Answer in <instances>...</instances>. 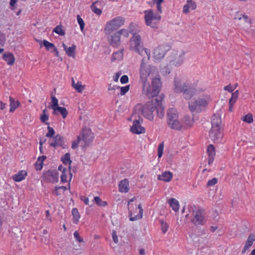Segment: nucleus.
I'll return each instance as SVG.
<instances>
[{"mask_svg":"<svg viewBox=\"0 0 255 255\" xmlns=\"http://www.w3.org/2000/svg\"><path fill=\"white\" fill-rule=\"evenodd\" d=\"M174 90L177 93H182L185 100H190L197 92L195 86L188 83H181L180 79L175 77L174 79Z\"/></svg>","mask_w":255,"mask_h":255,"instance_id":"nucleus-1","label":"nucleus"},{"mask_svg":"<svg viewBox=\"0 0 255 255\" xmlns=\"http://www.w3.org/2000/svg\"><path fill=\"white\" fill-rule=\"evenodd\" d=\"M148 60L147 57H143L139 69L140 81L142 84V89L149 87L147 79L152 74V72L155 70L154 67L146 64Z\"/></svg>","mask_w":255,"mask_h":255,"instance_id":"nucleus-2","label":"nucleus"},{"mask_svg":"<svg viewBox=\"0 0 255 255\" xmlns=\"http://www.w3.org/2000/svg\"><path fill=\"white\" fill-rule=\"evenodd\" d=\"M130 49L138 53L142 56L147 57V60L150 59V52L147 48H143L141 43V36L138 34H134L130 39Z\"/></svg>","mask_w":255,"mask_h":255,"instance_id":"nucleus-3","label":"nucleus"},{"mask_svg":"<svg viewBox=\"0 0 255 255\" xmlns=\"http://www.w3.org/2000/svg\"><path fill=\"white\" fill-rule=\"evenodd\" d=\"M209 98L207 96H203L198 98H194L189 102L188 107L192 113H199L208 106Z\"/></svg>","mask_w":255,"mask_h":255,"instance_id":"nucleus-4","label":"nucleus"},{"mask_svg":"<svg viewBox=\"0 0 255 255\" xmlns=\"http://www.w3.org/2000/svg\"><path fill=\"white\" fill-rule=\"evenodd\" d=\"M152 79L151 86L149 84V87L142 89L143 93L149 99L154 97H157L161 86L160 79L159 77L152 78Z\"/></svg>","mask_w":255,"mask_h":255,"instance_id":"nucleus-5","label":"nucleus"},{"mask_svg":"<svg viewBox=\"0 0 255 255\" xmlns=\"http://www.w3.org/2000/svg\"><path fill=\"white\" fill-rule=\"evenodd\" d=\"M144 20L146 25L153 28H157V24L161 19V16L158 12H154L152 9L145 10Z\"/></svg>","mask_w":255,"mask_h":255,"instance_id":"nucleus-6","label":"nucleus"},{"mask_svg":"<svg viewBox=\"0 0 255 255\" xmlns=\"http://www.w3.org/2000/svg\"><path fill=\"white\" fill-rule=\"evenodd\" d=\"M124 22L125 19L121 16L116 17L109 21L107 23L104 29L106 34L111 33L114 31L117 30L124 25Z\"/></svg>","mask_w":255,"mask_h":255,"instance_id":"nucleus-7","label":"nucleus"},{"mask_svg":"<svg viewBox=\"0 0 255 255\" xmlns=\"http://www.w3.org/2000/svg\"><path fill=\"white\" fill-rule=\"evenodd\" d=\"M154 103H157V101L154 98L151 99L150 101H148L142 107V114L146 119L152 121L153 120V112L155 111Z\"/></svg>","mask_w":255,"mask_h":255,"instance_id":"nucleus-8","label":"nucleus"},{"mask_svg":"<svg viewBox=\"0 0 255 255\" xmlns=\"http://www.w3.org/2000/svg\"><path fill=\"white\" fill-rule=\"evenodd\" d=\"M205 215V211L203 209L193 211L192 213L193 218L192 219V222L195 226L204 225L206 223Z\"/></svg>","mask_w":255,"mask_h":255,"instance_id":"nucleus-9","label":"nucleus"},{"mask_svg":"<svg viewBox=\"0 0 255 255\" xmlns=\"http://www.w3.org/2000/svg\"><path fill=\"white\" fill-rule=\"evenodd\" d=\"M42 178L45 182L56 183L58 181V174L55 171L49 170L43 172Z\"/></svg>","mask_w":255,"mask_h":255,"instance_id":"nucleus-10","label":"nucleus"},{"mask_svg":"<svg viewBox=\"0 0 255 255\" xmlns=\"http://www.w3.org/2000/svg\"><path fill=\"white\" fill-rule=\"evenodd\" d=\"M49 144L50 146L56 148L57 147H61L65 148L64 138L63 136L57 134L52 137V139L49 140Z\"/></svg>","mask_w":255,"mask_h":255,"instance_id":"nucleus-11","label":"nucleus"},{"mask_svg":"<svg viewBox=\"0 0 255 255\" xmlns=\"http://www.w3.org/2000/svg\"><path fill=\"white\" fill-rule=\"evenodd\" d=\"M154 100L157 101V103H154L155 110L156 111L157 116L161 119L164 116V107L162 105L163 97L159 96L158 97L154 98Z\"/></svg>","mask_w":255,"mask_h":255,"instance_id":"nucleus-12","label":"nucleus"},{"mask_svg":"<svg viewBox=\"0 0 255 255\" xmlns=\"http://www.w3.org/2000/svg\"><path fill=\"white\" fill-rule=\"evenodd\" d=\"M209 136L215 143H220L222 141L223 134L221 132V128H211L209 132Z\"/></svg>","mask_w":255,"mask_h":255,"instance_id":"nucleus-13","label":"nucleus"},{"mask_svg":"<svg viewBox=\"0 0 255 255\" xmlns=\"http://www.w3.org/2000/svg\"><path fill=\"white\" fill-rule=\"evenodd\" d=\"M142 122V119L139 118L138 120H135L133 122L132 126L131 127V131L135 134H140L145 132V129L141 126V123Z\"/></svg>","mask_w":255,"mask_h":255,"instance_id":"nucleus-14","label":"nucleus"},{"mask_svg":"<svg viewBox=\"0 0 255 255\" xmlns=\"http://www.w3.org/2000/svg\"><path fill=\"white\" fill-rule=\"evenodd\" d=\"M169 50V46L161 45L156 48L153 52L154 57L156 59L163 58L167 51Z\"/></svg>","mask_w":255,"mask_h":255,"instance_id":"nucleus-15","label":"nucleus"},{"mask_svg":"<svg viewBox=\"0 0 255 255\" xmlns=\"http://www.w3.org/2000/svg\"><path fill=\"white\" fill-rule=\"evenodd\" d=\"M107 34H109L108 40L110 45L113 47H118L121 43L120 33L118 31L115 33L112 32L111 33H108Z\"/></svg>","mask_w":255,"mask_h":255,"instance_id":"nucleus-16","label":"nucleus"},{"mask_svg":"<svg viewBox=\"0 0 255 255\" xmlns=\"http://www.w3.org/2000/svg\"><path fill=\"white\" fill-rule=\"evenodd\" d=\"M82 139L85 142V145H88L93 139V133L90 129H85L83 130L82 132Z\"/></svg>","mask_w":255,"mask_h":255,"instance_id":"nucleus-17","label":"nucleus"},{"mask_svg":"<svg viewBox=\"0 0 255 255\" xmlns=\"http://www.w3.org/2000/svg\"><path fill=\"white\" fill-rule=\"evenodd\" d=\"M167 122L170 128L177 130H182L183 127L179 121L178 119L174 120H167Z\"/></svg>","mask_w":255,"mask_h":255,"instance_id":"nucleus-18","label":"nucleus"},{"mask_svg":"<svg viewBox=\"0 0 255 255\" xmlns=\"http://www.w3.org/2000/svg\"><path fill=\"white\" fill-rule=\"evenodd\" d=\"M211 124V128H221L222 121L221 118L219 115H213V116L212 117Z\"/></svg>","mask_w":255,"mask_h":255,"instance_id":"nucleus-19","label":"nucleus"},{"mask_svg":"<svg viewBox=\"0 0 255 255\" xmlns=\"http://www.w3.org/2000/svg\"><path fill=\"white\" fill-rule=\"evenodd\" d=\"M184 125H182V130L191 128L194 123V118L190 116H185L184 117Z\"/></svg>","mask_w":255,"mask_h":255,"instance_id":"nucleus-20","label":"nucleus"},{"mask_svg":"<svg viewBox=\"0 0 255 255\" xmlns=\"http://www.w3.org/2000/svg\"><path fill=\"white\" fill-rule=\"evenodd\" d=\"M2 58L9 65H13L15 61V57L13 54L10 52L4 53L3 54Z\"/></svg>","mask_w":255,"mask_h":255,"instance_id":"nucleus-21","label":"nucleus"},{"mask_svg":"<svg viewBox=\"0 0 255 255\" xmlns=\"http://www.w3.org/2000/svg\"><path fill=\"white\" fill-rule=\"evenodd\" d=\"M173 177L172 173L170 171H165L162 172L160 175L157 177V179L159 180H162L164 182H169Z\"/></svg>","mask_w":255,"mask_h":255,"instance_id":"nucleus-22","label":"nucleus"},{"mask_svg":"<svg viewBox=\"0 0 255 255\" xmlns=\"http://www.w3.org/2000/svg\"><path fill=\"white\" fill-rule=\"evenodd\" d=\"M128 181L127 179L121 180L119 184V191L123 193H127L128 191Z\"/></svg>","mask_w":255,"mask_h":255,"instance_id":"nucleus-23","label":"nucleus"},{"mask_svg":"<svg viewBox=\"0 0 255 255\" xmlns=\"http://www.w3.org/2000/svg\"><path fill=\"white\" fill-rule=\"evenodd\" d=\"M53 110V115H58L59 113H60V114L61 115V116H62V118L63 119L66 118L68 115L67 111L66 109L64 107H61L58 106L56 108L54 109V110Z\"/></svg>","mask_w":255,"mask_h":255,"instance_id":"nucleus-24","label":"nucleus"},{"mask_svg":"<svg viewBox=\"0 0 255 255\" xmlns=\"http://www.w3.org/2000/svg\"><path fill=\"white\" fill-rule=\"evenodd\" d=\"M43 44L46 49V50L48 51H51V50H52V49H54V51L56 52V56H59V52L54 44L49 42L47 40L44 39L43 41Z\"/></svg>","mask_w":255,"mask_h":255,"instance_id":"nucleus-25","label":"nucleus"},{"mask_svg":"<svg viewBox=\"0 0 255 255\" xmlns=\"http://www.w3.org/2000/svg\"><path fill=\"white\" fill-rule=\"evenodd\" d=\"M27 175V172L22 170L18 172L13 176V179L16 182H20L25 179Z\"/></svg>","mask_w":255,"mask_h":255,"instance_id":"nucleus-26","label":"nucleus"},{"mask_svg":"<svg viewBox=\"0 0 255 255\" xmlns=\"http://www.w3.org/2000/svg\"><path fill=\"white\" fill-rule=\"evenodd\" d=\"M167 120H174L178 119V115L177 110L174 108L169 109L167 114Z\"/></svg>","mask_w":255,"mask_h":255,"instance_id":"nucleus-27","label":"nucleus"},{"mask_svg":"<svg viewBox=\"0 0 255 255\" xmlns=\"http://www.w3.org/2000/svg\"><path fill=\"white\" fill-rule=\"evenodd\" d=\"M235 19H238L239 20L244 19L245 22L248 23L249 25L252 23V20L249 18V16L245 13L237 12L234 17Z\"/></svg>","mask_w":255,"mask_h":255,"instance_id":"nucleus-28","label":"nucleus"},{"mask_svg":"<svg viewBox=\"0 0 255 255\" xmlns=\"http://www.w3.org/2000/svg\"><path fill=\"white\" fill-rule=\"evenodd\" d=\"M138 208L139 209V214L134 217L132 216V213L131 211H129V220L131 221H134L138 220L142 217L143 209L140 204L138 205Z\"/></svg>","mask_w":255,"mask_h":255,"instance_id":"nucleus-29","label":"nucleus"},{"mask_svg":"<svg viewBox=\"0 0 255 255\" xmlns=\"http://www.w3.org/2000/svg\"><path fill=\"white\" fill-rule=\"evenodd\" d=\"M168 203L170 207L172 208L175 212L178 211L179 204L178 201L176 199L171 198L168 200Z\"/></svg>","mask_w":255,"mask_h":255,"instance_id":"nucleus-30","label":"nucleus"},{"mask_svg":"<svg viewBox=\"0 0 255 255\" xmlns=\"http://www.w3.org/2000/svg\"><path fill=\"white\" fill-rule=\"evenodd\" d=\"M9 99L10 102L9 112L12 113L19 106L20 104L18 101H15L14 99L11 97H9Z\"/></svg>","mask_w":255,"mask_h":255,"instance_id":"nucleus-31","label":"nucleus"},{"mask_svg":"<svg viewBox=\"0 0 255 255\" xmlns=\"http://www.w3.org/2000/svg\"><path fill=\"white\" fill-rule=\"evenodd\" d=\"M61 160L64 164H68L69 165V169H71V164L72 162V161L71 160L70 154L69 153H65L63 156L61 157Z\"/></svg>","mask_w":255,"mask_h":255,"instance_id":"nucleus-32","label":"nucleus"},{"mask_svg":"<svg viewBox=\"0 0 255 255\" xmlns=\"http://www.w3.org/2000/svg\"><path fill=\"white\" fill-rule=\"evenodd\" d=\"M76 49V45L73 44L71 47H68L65 52L68 56L75 58Z\"/></svg>","mask_w":255,"mask_h":255,"instance_id":"nucleus-33","label":"nucleus"},{"mask_svg":"<svg viewBox=\"0 0 255 255\" xmlns=\"http://www.w3.org/2000/svg\"><path fill=\"white\" fill-rule=\"evenodd\" d=\"M72 214L73 217V223L74 224H77L80 218L78 210L76 208H73L72 210Z\"/></svg>","mask_w":255,"mask_h":255,"instance_id":"nucleus-34","label":"nucleus"},{"mask_svg":"<svg viewBox=\"0 0 255 255\" xmlns=\"http://www.w3.org/2000/svg\"><path fill=\"white\" fill-rule=\"evenodd\" d=\"M239 96V91L237 90L234 93L232 94V97L229 100V105L231 106H233V105L237 101Z\"/></svg>","mask_w":255,"mask_h":255,"instance_id":"nucleus-35","label":"nucleus"},{"mask_svg":"<svg viewBox=\"0 0 255 255\" xmlns=\"http://www.w3.org/2000/svg\"><path fill=\"white\" fill-rule=\"evenodd\" d=\"M94 200L95 203L99 206L105 207L108 205L106 201H102L100 198L98 196L95 197Z\"/></svg>","mask_w":255,"mask_h":255,"instance_id":"nucleus-36","label":"nucleus"},{"mask_svg":"<svg viewBox=\"0 0 255 255\" xmlns=\"http://www.w3.org/2000/svg\"><path fill=\"white\" fill-rule=\"evenodd\" d=\"M72 87L78 92L80 93H81L84 89V86L82 85L79 82L75 84L73 79H72Z\"/></svg>","mask_w":255,"mask_h":255,"instance_id":"nucleus-37","label":"nucleus"},{"mask_svg":"<svg viewBox=\"0 0 255 255\" xmlns=\"http://www.w3.org/2000/svg\"><path fill=\"white\" fill-rule=\"evenodd\" d=\"M53 32H54L61 36H64L65 34L64 31L62 29V26L61 25H58L56 26L53 29Z\"/></svg>","mask_w":255,"mask_h":255,"instance_id":"nucleus-38","label":"nucleus"},{"mask_svg":"<svg viewBox=\"0 0 255 255\" xmlns=\"http://www.w3.org/2000/svg\"><path fill=\"white\" fill-rule=\"evenodd\" d=\"M123 57V49L115 52L112 56L113 60H120Z\"/></svg>","mask_w":255,"mask_h":255,"instance_id":"nucleus-39","label":"nucleus"},{"mask_svg":"<svg viewBox=\"0 0 255 255\" xmlns=\"http://www.w3.org/2000/svg\"><path fill=\"white\" fill-rule=\"evenodd\" d=\"M242 120L248 123H252L253 122V115L251 113L248 114L247 115L244 116Z\"/></svg>","mask_w":255,"mask_h":255,"instance_id":"nucleus-40","label":"nucleus"},{"mask_svg":"<svg viewBox=\"0 0 255 255\" xmlns=\"http://www.w3.org/2000/svg\"><path fill=\"white\" fill-rule=\"evenodd\" d=\"M98 2V1H96L92 3L91 6V8L93 12L96 13V14L100 15L102 13V10L100 8H98L95 6V4Z\"/></svg>","mask_w":255,"mask_h":255,"instance_id":"nucleus-41","label":"nucleus"},{"mask_svg":"<svg viewBox=\"0 0 255 255\" xmlns=\"http://www.w3.org/2000/svg\"><path fill=\"white\" fill-rule=\"evenodd\" d=\"M254 241H255V236L254 234H251L249 236L248 239L246 242L245 245H248L251 247L252 246Z\"/></svg>","mask_w":255,"mask_h":255,"instance_id":"nucleus-42","label":"nucleus"},{"mask_svg":"<svg viewBox=\"0 0 255 255\" xmlns=\"http://www.w3.org/2000/svg\"><path fill=\"white\" fill-rule=\"evenodd\" d=\"M207 153L208 154L209 156L215 157V150L214 145H213L212 144L209 145L207 148Z\"/></svg>","mask_w":255,"mask_h":255,"instance_id":"nucleus-43","label":"nucleus"},{"mask_svg":"<svg viewBox=\"0 0 255 255\" xmlns=\"http://www.w3.org/2000/svg\"><path fill=\"white\" fill-rule=\"evenodd\" d=\"M159 223L161 225L162 232L163 234H165L168 229V225L166 222H164L163 220H160Z\"/></svg>","mask_w":255,"mask_h":255,"instance_id":"nucleus-44","label":"nucleus"},{"mask_svg":"<svg viewBox=\"0 0 255 255\" xmlns=\"http://www.w3.org/2000/svg\"><path fill=\"white\" fill-rule=\"evenodd\" d=\"M81 139H82V138L81 137L80 135L77 136V139L72 141V146H71L72 148L73 149H75L76 148H77L78 147Z\"/></svg>","mask_w":255,"mask_h":255,"instance_id":"nucleus-45","label":"nucleus"},{"mask_svg":"<svg viewBox=\"0 0 255 255\" xmlns=\"http://www.w3.org/2000/svg\"><path fill=\"white\" fill-rule=\"evenodd\" d=\"M47 129L48 132L46 134V136L47 137L52 138L54 137V134L55 133L54 129L52 127H50L49 125H48Z\"/></svg>","mask_w":255,"mask_h":255,"instance_id":"nucleus-46","label":"nucleus"},{"mask_svg":"<svg viewBox=\"0 0 255 255\" xmlns=\"http://www.w3.org/2000/svg\"><path fill=\"white\" fill-rule=\"evenodd\" d=\"M51 102L52 103V104L51 106V108L52 109L54 110V109L59 106L58 100L55 97L51 96Z\"/></svg>","mask_w":255,"mask_h":255,"instance_id":"nucleus-47","label":"nucleus"},{"mask_svg":"<svg viewBox=\"0 0 255 255\" xmlns=\"http://www.w3.org/2000/svg\"><path fill=\"white\" fill-rule=\"evenodd\" d=\"M77 19L78 23L80 25V29L82 31H83L85 26L84 21L79 15H77Z\"/></svg>","mask_w":255,"mask_h":255,"instance_id":"nucleus-48","label":"nucleus"},{"mask_svg":"<svg viewBox=\"0 0 255 255\" xmlns=\"http://www.w3.org/2000/svg\"><path fill=\"white\" fill-rule=\"evenodd\" d=\"M163 149H164V143L163 142H162L159 144L158 147V158H160L163 154Z\"/></svg>","mask_w":255,"mask_h":255,"instance_id":"nucleus-49","label":"nucleus"},{"mask_svg":"<svg viewBox=\"0 0 255 255\" xmlns=\"http://www.w3.org/2000/svg\"><path fill=\"white\" fill-rule=\"evenodd\" d=\"M40 119L42 123L46 125H49V123L46 122L49 119V116L46 114L41 115L40 117Z\"/></svg>","mask_w":255,"mask_h":255,"instance_id":"nucleus-50","label":"nucleus"},{"mask_svg":"<svg viewBox=\"0 0 255 255\" xmlns=\"http://www.w3.org/2000/svg\"><path fill=\"white\" fill-rule=\"evenodd\" d=\"M186 2L188 4L190 9L194 10L196 8V4L192 0H187Z\"/></svg>","mask_w":255,"mask_h":255,"instance_id":"nucleus-51","label":"nucleus"},{"mask_svg":"<svg viewBox=\"0 0 255 255\" xmlns=\"http://www.w3.org/2000/svg\"><path fill=\"white\" fill-rule=\"evenodd\" d=\"M135 26V24H133V23H131L129 26H128V31L131 33L133 35L134 34H138L136 33V31L134 29V28Z\"/></svg>","mask_w":255,"mask_h":255,"instance_id":"nucleus-52","label":"nucleus"},{"mask_svg":"<svg viewBox=\"0 0 255 255\" xmlns=\"http://www.w3.org/2000/svg\"><path fill=\"white\" fill-rule=\"evenodd\" d=\"M120 33V36L123 35L125 37H128L129 35L128 33L129 31L128 29H122L120 31H118Z\"/></svg>","mask_w":255,"mask_h":255,"instance_id":"nucleus-53","label":"nucleus"},{"mask_svg":"<svg viewBox=\"0 0 255 255\" xmlns=\"http://www.w3.org/2000/svg\"><path fill=\"white\" fill-rule=\"evenodd\" d=\"M74 237L78 242H83V240L81 238L78 231H76L74 233Z\"/></svg>","mask_w":255,"mask_h":255,"instance_id":"nucleus-54","label":"nucleus"},{"mask_svg":"<svg viewBox=\"0 0 255 255\" xmlns=\"http://www.w3.org/2000/svg\"><path fill=\"white\" fill-rule=\"evenodd\" d=\"M5 41V35L0 31V45L3 46Z\"/></svg>","mask_w":255,"mask_h":255,"instance_id":"nucleus-55","label":"nucleus"},{"mask_svg":"<svg viewBox=\"0 0 255 255\" xmlns=\"http://www.w3.org/2000/svg\"><path fill=\"white\" fill-rule=\"evenodd\" d=\"M129 89V85L121 87L120 94L121 95H124L125 94H126V93L127 92H128V91Z\"/></svg>","mask_w":255,"mask_h":255,"instance_id":"nucleus-56","label":"nucleus"},{"mask_svg":"<svg viewBox=\"0 0 255 255\" xmlns=\"http://www.w3.org/2000/svg\"><path fill=\"white\" fill-rule=\"evenodd\" d=\"M217 181L218 180L216 178H213L208 181L207 185L208 187L214 185L217 183Z\"/></svg>","mask_w":255,"mask_h":255,"instance_id":"nucleus-57","label":"nucleus"},{"mask_svg":"<svg viewBox=\"0 0 255 255\" xmlns=\"http://www.w3.org/2000/svg\"><path fill=\"white\" fill-rule=\"evenodd\" d=\"M17 1V0H10L9 5L10 8L12 10H14L16 9V7L15 4Z\"/></svg>","mask_w":255,"mask_h":255,"instance_id":"nucleus-58","label":"nucleus"},{"mask_svg":"<svg viewBox=\"0 0 255 255\" xmlns=\"http://www.w3.org/2000/svg\"><path fill=\"white\" fill-rule=\"evenodd\" d=\"M120 81L122 84L127 83L128 81V76L125 75L122 76L121 78Z\"/></svg>","mask_w":255,"mask_h":255,"instance_id":"nucleus-59","label":"nucleus"},{"mask_svg":"<svg viewBox=\"0 0 255 255\" xmlns=\"http://www.w3.org/2000/svg\"><path fill=\"white\" fill-rule=\"evenodd\" d=\"M112 238L114 242L117 244L118 243V236L117 235V233L115 231H113L112 233Z\"/></svg>","mask_w":255,"mask_h":255,"instance_id":"nucleus-60","label":"nucleus"},{"mask_svg":"<svg viewBox=\"0 0 255 255\" xmlns=\"http://www.w3.org/2000/svg\"><path fill=\"white\" fill-rule=\"evenodd\" d=\"M39 161H37L35 164V167L36 170H40L43 165V163L38 162Z\"/></svg>","mask_w":255,"mask_h":255,"instance_id":"nucleus-61","label":"nucleus"},{"mask_svg":"<svg viewBox=\"0 0 255 255\" xmlns=\"http://www.w3.org/2000/svg\"><path fill=\"white\" fill-rule=\"evenodd\" d=\"M190 11V8L189 7V5L187 3L183 6V12L187 14Z\"/></svg>","mask_w":255,"mask_h":255,"instance_id":"nucleus-62","label":"nucleus"},{"mask_svg":"<svg viewBox=\"0 0 255 255\" xmlns=\"http://www.w3.org/2000/svg\"><path fill=\"white\" fill-rule=\"evenodd\" d=\"M224 90L225 91H227L230 93H232L235 90V88H233L231 85H227L224 87Z\"/></svg>","mask_w":255,"mask_h":255,"instance_id":"nucleus-63","label":"nucleus"},{"mask_svg":"<svg viewBox=\"0 0 255 255\" xmlns=\"http://www.w3.org/2000/svg\"><path fill=\"white\" fill-rule=\"evenodd\" d=\"M61 181L63 183H66L67 182V175L66 174V172L62 173L61 175Z\"/></svg>","mask_w":255,"mask_h":255,"instance_id":"nucleus-64","label":"nucleus"}]
</instances>
